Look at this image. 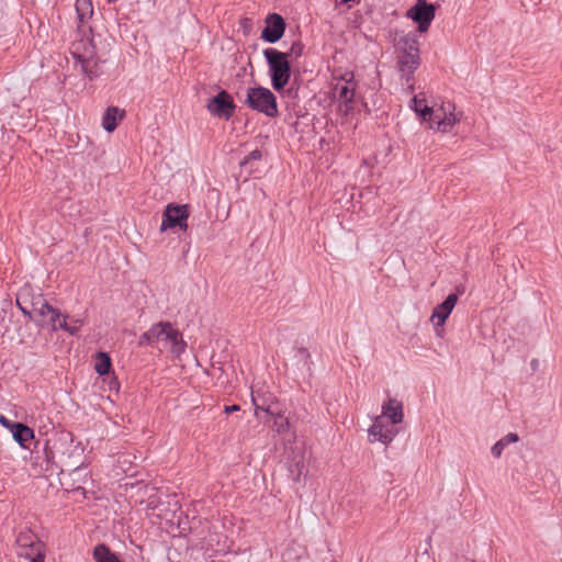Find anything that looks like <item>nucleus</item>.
<instances>
[{"instance_id":"1","label":"nucleus","mask_w":562,"mask_h":562,"mask_svg":"<svg viewBox=\"0 0 562 562\" xmlns=\"http://www.w3.org/2000/svg\"><path fill=\"white\" fill-rule=\"evenodd\" d=\"M33 317L40 326H46L54 331L63 329L70 335H76L82 326L80 319L68 323V316L49 305L41 295L33 301Z\"/></svg>"},{"instance_id":"2","label":"nucleus","mask_w":562,"mask_h":562,"mask_svg":"<svg viewBox=\"0 0 562 562\" xmlns=\"http://www.w3.org/2000/svg\"><path fill=\"white\" fill-rule=\"evenodd\" d=\"M263 56L269 65L272 87L276 90L283 89L291 77V68L288 54L279 52L276 48H266Z\"/></svg>"},{"instance_id":"3","label":"nucleus","mask_w":562,"mask_h":562,"mask_svg":"<svg viewBox=\"0 0 562 562\" xmlns=\"http://www.w3.org/2000/svg\"><path fill=\"white\" fill-rule=\"evenodd\" d=\"M397 46L401 50V55L398 56L400 71L407 72V75L414 74L420 65L419 42L417 36L413 33L404 34L398 38Z\"/></svg>"},{"instance_id":"4","label":"nucleus","mask_w":562,"mask_h":562,"mask_svg":"<svg viewBox=\"0 0 562 562\" xmlns=\"http://www.w3.org/2000/svg\"><path fill=\"white\" fill-rule=\"evenodd\" d=\"M70 53L76 63L80 65L82 74L88 76L90 79L98 76L95 49L90 40L81 38L80 41L75 42L71 46Z\"/></svg>"},{"instance_id":"5","label":"nucleus","mask_w":562,"mask_h":562,"mask_svg":"<svg viewBox=\"0 0 562 562\" xmlns=\"http://www.w3.org/2000/svg\"><path fill=\"white\" fill-rule=\"evenodd\" d=\"M245 104L269 117L278 115L277 99L268 88H248Z\"/></svg>"},{"instance_id":"6","label":"nucleus","mask_w":562,"mask_h":562,"mask_svg":"<svg viewBox=\"0 0 562 562\" xmlns=\"http://www.w3.org/2000/svg\"><path fill=\"white\" fill-rule=\"evenodd\" d=\"M155 335L156 342H161L164 347L168 348L173 356L179 357L184 352L187 344L182 338V334L170 323H158L157 331Z\"/></svg>"},{"instance_id":"7","label":"nucleus","mask_w":562,"mask_h":562,"mask_svg":"<svg viewBox=\"0 0 562 562\" xmlns=\"http://www.w3.org/2000/svg\"><path fill=\"white\" fill-rule=\"evenodd\" d=\"M344 82H337L334 88V95L339 102V112L344 115H348L353 106V98L356 85L352 83L353 74L346 72L342 78Z\"/></svg>"},{"instance_id":"8","label":"nucleus","mask_w":562,"mask_h":562,"mask_svg":"<svg viewBox=\"0 0 562 562\" xmlns=\"http://www.w3.org/2000/svg\"><path fill=\"white\" fill-rule=\"evenodd\" d=\"M456 106L451 102L442 103L432 113L429 127L441 133H449L460 119L454 113Z\"/></svg>"},{"instance_id":"9","label":"nucleus","mask_w":562,"mask_h":562,"mask_svg":"<svg viewBox=\"0 0 562 562\" xmlns=\"http://www.w3.org/2000/svg\"><path fill=\"white\" fill-rule=\"evenodd\" d=\"M435 5L426 0H417L416 3L407 11V16L418 24L419 32H426L431 21L435 19Z\"/></svg>"},{"instance_id":"10","label":"nucleus","mask_w":562,"mask_h":562,"mask_svg":"<svg viewBox=\"0 0 562 562\" xmlns=\"http://www.w3.org/2000/svg\"><path fill=\"white\" fill-rule=\"evenodd\" d=\"M188 217L189 212L187 205L168 204L162 215L160 231L164 232L176 226H179L181 229L186 231L188 227Z\"/></svg>"},{"instance_id":"11","label":"nucleus","mask_w":562,"mask_h":562,"mask_svg":"<svg viewBox=\"0 0 562 562\" xmlns=\"http://www.w3.org/2000/svg\"><path fill=\"white\" fill-rule=\"evenodd\" d=\"M372 420L373 423L368 429L370 442L379 441L384 446L390 445L396 437L397 430L389 425L383 416H375Z\"/></svg>"},{"instance_id":"12","label":"nucleus","mask_w":562,"mask_h":562,"mask_svg":"<svg viewBox=\"0 0 562 562\" xmlns=\"http://www.w3.org/2000/svg\"><path fill=\"white\" fill-rule=\"evenodd\" d=\"M207 111L217 117L231 119L234 114L235 104L232 97L224 90L206 102Z\"/></svg>"},{"instance_id":"13","label":"nucleus","mask_w":562,"mask_h":562,"mask_svg":"<svg viewBox=\"0 0 562 562\" xmlns=\"http://www.w3.org/2000/svg\"><path fill=\"white\" fill-rule=\"evenodd\" d=\"M251 402L255 406V415L259 416V412H263L267 415L277 414L278 403L273 395L263 393L259 390L251 391Z\"/></svg>"},{"instance_id":"14","label":"nucleus","mask_w":562,"mask_h":562,"mask_svg":"<svg viewBox=\"0 0 562 562\" xmlns=\"http://www.w3.org/2000/svg\"><path fill=\"white\" fill-rule=\"evenodd\" d=\"M284 29V20L279 14H270L267 19V26L261 33V37L268 43H276L282 37Z\"/></svg>"},{"instance_id":"15","label":"nucleus","mask_w":562,"mask_h":562,"mask_svg":"<svg viewBox=\"0 0 562 562\" xmlns=\"http://www.w3.org/2000/svg\"><path fill=\"white\" fill-rule=\"evenodd\" d=\"M458 302V295L454 293H451L447 296V299L439 305L435 307V310L431 313L430 322L436 326H443L447 318L453 311L456 304Z\"/></svg>"},{"instance_id":"16","label":"nucleus","mask_w":562,"mask_h":562,"mask_svg":"<svg viewBox=\"0 0 562 562\" xmlns=\"http://www.w3.org/2000/svg\"><path fill=\"white\" fill-rule=\"evenodd\" d=\"M390 420L391 425H398L404 419L403 404L396 398H389L381 406V415Z\"/></svg>"},{"instance_id":"17","label":"nucleus","mask_w":562,"mask_h":562,"mask_svg":"<svg viewBox=\"0 0 562 562\" xmlns=\"http://www.w3.org/2000/svg\"><path fill=\"white\" fill-rule=\"evenodd\" d=\"M124 117V111L120 110L115 106H110L106 109V111L103 114L102 117V127L108 132L112 133L120 121H122Z\"/></svg>"},{"instance_id":"18","label":"nucleus","mask_w":562,"mask_h":562,"mask_svg":"<svg viewBox=\"0 0 562 562\" xmlns=\"http://www.w3.org/2000/svg\"><path fill=\"white\" fill-rule=\"evenodd\" d=\"M60 453H61V457H66L67 460H70L71 454H72V452H71L66 456L65 451H60ZM67 465L74 467V469L69 473V476L74 481L72 488L74 490L81 488L82 487L81 485L85 483L86 476H87V474L83 473L85 469H82L80 465H77L75 462H70V461L67 462Z\"/></svg>"},{"instance_id":"19","label":"nucleus","mask_w":562,"mask_h":562,"mask_svg":"<svg viewBox=\"0 0 562 562\" xmlns=\"http://www.w3.org/2000/svg\"><path fill=\"white\" fill-rule=\"evenodd\" d=\"M411 108L418 114L424 121L432 120L434 109L428 106L425 99L419 95H415L411 101Z\"/></svg>"},{"instance_id":"20","label":"nucleus","mask_w":562,"mask_h":562,"mask_svg":"<svg viewBox=\"0 0 562 562\" xmlns=\"http://www.w3.org/2000/svg\"><path fill=\"white\" fill-rule=\"evenodd\" d=\"M519 441V437L517 434L515 432H509L507 434L506 436H504L502 439H499L498 441H496L492 449H491V452L493 454L494 458H501L504 449L510 445V443H516Z\"/></svg>"},{"instance_id":"21","label":"nucleus","mask_w":562,"mask_h":562,"mask_svg":"<svg viewBox=\"0 0 562 562\" xmlns=\"http://www.w3.org/2000/svg\"><path fill=\"white\" fill-rule=\"evenodd\" d=\"M93 558L95 562H121V560L113 553L105 544H98L93 549Z\"/></svg>"},{"instance_id":"22","label":"nucleus","mask_w":562,"mask_h":562,"mask_svg":"<svg viewBox=\"0 0 562 562\" xmlns=\"http://www.w3.org/2000/svg\"><path fill=\"white\" fill-rule=\"evenodd\" d=\"M12 434H13V438L15 441H18L21 446H23V443L30 439L33 438V430L21 424V423H15V424H12Z\"/></svg>"},{"instance_id":"23","label":"nucleus","mask_w":562,"mask_h":562,"mask_svg":"<svg viewBox=\"0 0 562 562\" xmlns=\"http://www.w3.org/2000/svg\"><path fill=\"white\" fill-rule=\"evenodd\" d=\"M75 8L80 23L86 22L93 14V5L91 0H77Z\"/></svg>"},{"instance_id":"24","label":"nucleus","mask_w":562,"mask_h":562,"mask_svg":"<svg viewBox=\"0 0 562 562\" xmlns=\"http://www.w3.org/2000/svg\"><path fill=\"white\" fill-rule=\"evenodd\" d=\"M269 416L273 418L272 428L277 432L283 434L289 429V427H290L289 419L282 414L280 408H277V414L269 415Z\"/></svg>"},{"instance_id":"25","label":"nucleus","mask_w":562,"mask_h":562,"mask_svg":"<svg viewBox=\"0 0 562 562\" xmlns=\"http://www.w3.org/2000/svg\"><path fill=\"white\" fill-rule=\"evenodd\" d=\"M94 369L100 375L108 374L111 369L110 357L105 352H98Z\"/></svg>"},{"instance_id":"26","label":"nucleus","mask_w":562,"mask_h":562,"mask_svg":"<svg viewBox=\"0 0 562 562\" xmlns=\"http://www.w3.org/2000/svg\"><path fill=\"white\" fill-rule=\"evenodd\" d=\"M157 331V324L153 325L149 330L145 331L140 337H139V341L138 344L140 346H144V345H155L156 344V334Z\"/></svg>"},{"instance_id":"27","label":"nucleus","mask_w":562,"mask_h":562,"mask_svg":"<svg viewBox=\"0 0 562 562\" xmlns=\"http://www.w3.org/2000/svg\"><path fill=\"white\" fill-rule=\"evenodd\" d=\"M67 443H70V447L72 448V452L78 451L79 448L77 446H71V439L69 434H63L58 437L57 441L54 443V448L57 452L60 451V447L65 446Z\"/></svg>"},{"instance_id":"28","label":"nucleus","mask_w":562,"mask_h":562,"mask_svg":"<svg viewBox=\"0 0 562 562\" xmlns=\"http://www.w3.org/2000/svg\"><path fill=\"white\" fill-rule=\"evenodd\" d=\"M25 297V292H21L16 299V304L19 305L20 310L22 311V313L25 315V316H29L31 319L34 321V317H33V307L31 310H29L27 307L23 306L22 305V300H24Z\"/></svg>"},{"instance_id":"29","label":"nucleus","mask_w":562,"mask_h":562,"mask_svg":"<svg viewBox=\"0 0 562 562\" xmlns=\"http://www.w3.org/2000/svg\"><path fill=\"white\" fill-rule=\"evenodd\" d=\"M33 555L30 558V562H44L45 554L42 551L41 544L32 548Z\"/></svg>"},{"instance_id":"30","label":"nucleus","mask_w":562,"mask_h":562,"mask_svg":"<svg viewBox=\"0 0 562 562\" xmlns=\"http://www.w3.org/2000/svg\"><path fill=\"white\" fill-rule=\"evenodd\" d=\"M302 49H303V48H302V45H301L300 43H294V44L292 45V47H291L290 52H288V53H286V54H288V58H289L290 56H293V55H294V56H296V57L301 56V54H302Z\"/></svg>"},{"instance_id":"31","label":"nucleus","mask_w":562,"mask_h":562,"mask_svg":"<svg viewBox=\"0 0 562 562\" xmlns=\"http://www.w3.org/2000/svg\"><path fill=\"white\" fill-rule=\"evenodd\" d=\"M261 158V151L260 150H252L243 161V164H247L250 160H259Z\"/></svg>"},{"instance_id":"32","label":"nucleus","mask_w":562,"mask_h":562,"mask_svg":"<svg viewBox=\"0 0 562 562\" xmlns=\"http://www.w3.org/2000/svg\"><path fill=\"white\" fill-rule=\"evenodd\" d=\"M239 409H240V407L238 405L225 406V408H224L226 414H231L233 412H238Z\"/></svg>"},{"instance_id":"33","label":"nucleus","mask_w":562,"mask_h":562,"mask_svg":"<svg viewBox=\"0 0 562 562\" xmlns=\"http://www.w3.org/2000/svg\"><path fill=\"white\" fill-rule=\"evenodd\" d=\"M0 423H1L4 427H11V428H12V425L10 424V422H9L4 416H0Z\"/></svg>"},{"instance_id":"34","label":"nucleus","mask_w":562,"mask_h":562,"mask_svg":"<svg viewBox=\"0 0 562 562\" xmlns=\"http://www.w3.org/2000/svg\"><path fill=\"white\" fill-rule=\"evenodd\" d=\"M206 547H207V548H213V547H214V546H213V537H210V539H209V540H207V542H206Z\"/></svg>"},{"instance_id":"35","label":"nucleus","mask_w":562,"mask_h":562,"mask_svg":"<svg viewBox=\"0 0 562 562\" xmlns=\"http://www.w3.org/2000/svg\"><path fill=\"white\" fill-rule=\"evenodd\" d=\"M214 552L221 553V552H226V550H225V548H214Z\"/></svg>"},{"instance_id":"36","label":"nucleus","mask_w":562,"mask_h":562,"mask_svg":"<svg viewBox=\"0 0 562 562\" xmlns=\"http://www.w3.org/2000/svg\"><path fill=\"white\" fill-rule=\"evenodd\" d=\"M537 366V360H533L532 361V367H536Z\"/></svg>"},{"instance_id":"37","label":"nucleus","mask_w":562,"mask_h":562,"mask_svg":"<svg viewBox=\"0 0 562 562\" xmlns=\"http://www.w3.org/2000/svg\"><path fill=\"white\" fill-rule=\"evenodd\" d=\"M109 2H113L114 0H108Z\"/></svg>"}]
</instances>
